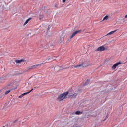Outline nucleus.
<instances>
[{"instance_id": "nucleus-1", "label": "nucleus", "mask_w": 127, "mask_h": 127, "mask_svg": "<svg viewBox=\"0 0 127 127\" xmlns=\"http://www.w3.org/2000/svg\"><path fill=\"white\" fill-rule=\"evenodd\" d=\"M68 95H69V92H65L63 93H62L58 95L56 99V101H58V102H61L63 101V100H65L67 99V96H68Z\"/></svg>"}, {"instance_id": "nucleus-2", "label": "nucleus", "mask_w": 127, "mask_h": 127, "mask_svg": "<svg viewBox=\"0 0 127 127\" xmlns=\"http://www.w3.org/2000/svg\"><path fill=\"white\" fill-rule=\"evenodd\" d=\"M68 67H64L61 68L58 65H56L54 67V71L55 72H58V71H60V70H65V69H67Z\"/></svg>"}, {"instance_id": "nucleus-3", "label": "nucleus", "mask_w": 127, "mask_h": 127, "mask_svg": "<svg viewBox=\"0 0 127 127\" xmlns=\"http://www.w3.org/2000/svg\"><path fill=\"white\" fill-rule=\"evenodd\" d=\"M105 50H107V49L105 48L104 46H101L98 47L96 50H95V51H105Z\"/></svg>"}, {"instance_id": "nucleus-4", "label": "nucleus", "mask_w": 127, "mask_h": 127, "mask_svg": "<svg viewBox=\"0 0 127 127\" xmlns=\"http://www.w3.org/2000/svg\"><path fill=\"white\" fill-rule=\"evenodd\" d=\"M121 64H122V62H121V61L116 63L112 66V69L115 70L116 68H117L119 65H121Z\"/></svg>"}, {"instance_id": "nucleus-5", "label": "nucleus", "mask_w": 127, "mask_h": 127, "mask_svg": "<svg viewBox=\"0 0 127 127\" xmlns=\"http://www.w3.org/2000/svg\"><path fill=\"white\" fill-rule=\"evenodd\" d=\"M113 87H112V85H107L106 89H105V92H104L105 93H108V92H110V91H112Z\"/></svg>"}, {"instance_id": "nucleus-6", "label": "nucleus", "mask_w": 127, "mask_h": 127, "mask_svg": "<svg viewBox=\"0 0 127 127\" xmlns=\"http://www.w3.org/2000/svg\"><path fill=\"white\" fill-rule=\"evenodd\" d=\"M39 66H41V64L32 66L31 68L28 69L27 70L25 71V72H28L30 70L34 69V68H36V67H38Z\"/></svg>"}, {"instance_id": "nucleus-7", "label": "nucleus", "mask_w": 127, "mask_h": 127, "mask_svg": "<svg viewBox=\"0 0 127 127\" xmlns=\"http://www.w3.org/2000/svg\"><path fill=\"white\" fill-rule=\"evenodd\" d=\"M76 96H78V92H75L73 94L69 95V98H70V99H75V98H76Z\"/></svg>"}, {"instance_id": "nucleus-8", "label": "nucleus", "mask_w": 127, "mask_h": 127, "mask_svg": "<svg viewBox=\"0 0 127 127\" xmlns=\"http://www.w3.org/2000/svg\"><path fill=\"white\" fill-rule=\"evenodd\" d=\"M83 68H86L89 66V64L87 62H83L81 63Z\"/></svg>"}, {"instance_id": "nucleus-9", "label": "nucleus", "mask_w": 127, "mask_h": 127, "mask_svg": "<svg viewBox=\"0 0 127 127\" xmlns=\"http://www.w3.org/2000/svg\"><path fill=\"white\" fill-rule=\"evenodd\" d=\"M90 80L87 79L85 82L83 84V87H86V86L89 85V83H90Z\"/></svg>"}, {"instance_id": "nucleus-10", "label": "nucleus", "mask_w": 127, "mask_h": 127, "mask_svg": "<svg viewBox=\"0 0 127 127\" xmlns=\"http://www.w3.org/2000/svg\"><path fill=\"white\" fill-rule=\"evenodd\" d=\"M25 60L23 59H22L21 60H15L16 63H21V62H24Z\"/></svg>"}, {"instance_id": "nucleus-11", "label": "nucleus", "mask_w": 127, "mask_h": 127, "mask_svg": "<svg viewBox=\"0 0 127 127\" xmlns=\"http://www.w3.org/2000/svg\"><path fill=\"white\" fill-rule=\"evenodd\" d=\"M117 30H115L114 31H112L108 33L106 35H105V36H108V35H111V34H114V33L116 32V31H117Z\"/></svg>"}, {"instance_id": "nucleus-12", "label": "nucleus", "mask_w": 127, "mask_h": 127, "mask_svg": "<svg viewBox=\"0 0 127 127\" xmlns=\"http://www.w3.org/2000/svg\"><path fill=\"white\" fill-rule=\"evenodd\" d=\"M97 116H98V112L95 111L94 112L93 114L90 115V117H97Z\"/></svg>"}, {"instance_id": "nucleus-13", "label": "nucleus", "mask_w": 127, "mask_h": 127, "mask_svg": "<svg viewBox=\"0 0 127 127\" xmlns=\"http://www.w3.org/2000/svg\"><path fill=\"white\" fill-rule=\"evenodd\" d=\"M32 91H33V88L31 90H30L29 92L24 93L22 94H23V96H25V95H27L28 94H29L30 93H31V92H32Z\"/></svg>"}, {"instance_id": "nucleus-14", "label": "nucleus", "mask_w": 127, "mask_h": 127, "mask_svg": "<svg viewBox=\"0 0 127 127\" xmlns=\"http://www.w3.org/2000/svg\"><path fill=\"white\" fill-rule=\"evenodd\" d=\"M44 18V15L40 14L39 16V19L40 20H41V19H43V18Z\"/></svg>"}, {"instance_id": "nucleus-15", "label": "nucleus", "mask_w": 127, "mask_h": 127, "mask_svg": "<svg viewBox=\"0 0 127 127\" xmlns=\"http://www.w3.org/2000/svg\"><path fill=\"white\" fill-rule=\"evenodd\" d=\"M83 114V112H81L80 111H77L75 112V115H81Z\"/></svg>"}, {"instance_id": "nucleus-16", "label": "nucleus", "mask_w": 127, "mask_h": 127, "mask_svg": "<svg viewBox=\"0 0 127 127\" xmlns=\"http://www.w3.org/2000/svg\"><path fill=\"white\" fill-rule=\"evenodd\" d=\"M16 89H17V85H16L15 87H14V86H12L11 87V91H13V90H16Z\"/></svg>"}, {"instance_id": "nucleus-17", "label": "nucleus", "mask_w": 127, "mask_h": 127, "mask_svg": "<svg viewBox=\"0 0 127 127\" xmlns=\"http://www.w3.org/2000/svg\"><path fill=\"white\" fill-rule=\"evenodd\" d=\"M108 18H109V16H108V15L105 16L103 18V19L102 20V21H104V20H108Z\"/></svg>"}, {"instance_id": "nucleus-18", "label": "nucleus", "mask_w": 127, "mask_h": 127, "mask_svg": "<svg viewBox=\"0 0 127 127\" xmlns=\"http://www.w3.org/2000/svg\"><path fill=\"white\" fill-rule=\"evenodd\" d=\"M78 67H83L82 64H80L74 66V68H78Z\"/></svg>"}, {"instance_id": "nucleus-19", "label": "nucleus", "mask_w": 127, "mask_h": 127, "mask_svg": "<svg viewBox=\"0 0 127 127\" xmlns=\"http://www.w3.org/2000/svg\"><path fill=\"white\" fill-rule=\"evenodd\" d=\"M68 92V94H73V89H69L68 91H66Z\"/></svg>"}, {"instance_id": "nucleus-20", "label": "nucleus", "mask_w": 127, "mask_h": 127, "mask_svg": "<svg viewBox=\"0 0 127 127\" xmlns=\"http://www.w3.org/2000/svg\"><path fill=\"white\" fill-rule=\"evenodd\" d=\"M82 30H79L75 31V33H76V34H78V33H81Z\"/></svg>"}, {"instance_id": "nucleus-21", "label": "nucleus", "mask_w": 127, "mask_h": 127, "mask_svg": "<svg viewBox=\"0 0 127 127\" xmlns=\"http://www.w3.org/2000/svg\"><path fill=\"white\" fill-rule=\"evenodd\" d=\"M81 91H82V89L79 88L78 89V90L77 91H75V92L77 93V92L78 94H79V92H81Z\"/></svg>"}, {"instance_id": "nucleus-22", "label": "nucleus", "mask_w": 127, "mask_h": 127, "mask_svg": "<svg viewBox=\"0 0 127 127\" xmlns=\"http://www.w3.org/2000/svg\"><path fill=\"white\" fill-rule=\"evenodd\" d=\"M11 92V90H9L5 92V95H7V94H9V92Z\"/></svg>"}, {"instance_id": "nucleus-23", "label": "nucleus", "mask_w": 127, "mask_h": 127, "mask_svg": "<svg viewBox=\"0 0 127 127\" xmlns=\"http://www.w3.org/2000/svg\"><path fill=\"white\" fill-rule=\"evenodd\" d=\"M74 36L73 34H72L71 36H70L69 39H68V41L70 40V39H72V38H73V37H74Z\"/></svg>"}, {"instance_id": "nucleus-24", "label": "nucleus", "mask_w": 127, "mask_h": 127, "mask_svg": "<svg viewBox=\"0 0 127 127\" xmlns=\"http://www.w3.org/2000/svg\"><path fill=\"white\" fill-rule=\"evenodd\" d=\"M51 26L50 25L48 26V28L47 29V32H48V31H49V30H50Z\"/></svg>"}, {"instance_id": "nucleus-25", "label": "nucleus", "mask_w": 127, "mask_h": 127, "mask_svg": "<svg viewBox=\"0 0 127 127\" xmlns=\"http://www.w3.org/2000/svg\"><path fill=\"white\" fill-rule=\"evenodd\" d=\"M53 59V57H48V58L46 60H50Z\"/></svg>"}, {"instance_id": "nucleus-26", "label": "nucleus", "mask_w": 127, "mask_h": 127, "mask_svg": "<svg viewBox=\"0 0 127 127\" xmlns=\"http://www.w3.org/2000/svg\"><path fill=\"white\" fill-rule=\"evenodd\" d=\"M28 22H29V21L28 20H26L24 24V25H26V24H27V23H28Z\"/></svg>"}, {"instance_id": "nucleus-27", "label": "nucleus", "mask_w": 127, "mask_h": 127, "mask_svg": "<svg viewBox=\"0 0 127 127\" xmlns=\"http://www.w3.org/2000/svg\"><path fill=\"white\" fill-rule=\"evenodd\" d=\"M12 82H10L9 84L6 85V87H10V86H12Z\"/></svg>"}, {"instance_id": "nucleus-28", "label": "nucleus", "mask_w": 127, "mask_h": 127, "mask_svg": "<svg viewBox=\"0 0 127 127\" xmlns=\"http://www.w3.org/2000/svg\"><path fill=\"white\" fill-rule=\"evenodd\" d=\"M17 122H18V119H17L16 120L13 121V124H15V123H16Z\"/></svg>"}, {"instance_id": "nucleus-29", "label": "nucleus", "mask_w": 127, "mask_h": 127, "mask_svg": "<svg viewBox=\"0 0 127 127\" xmlns=\"http://www.w3.org/2000/svg\"><path fill=\"white\" fill-rule=\"evenodd\" d=\"M31 19H32V17L29 18L28 19H27V20H28L29 21H30V20H31Z\"/></svg>"}, {"instance_id": "nucleus-30", "label": "nucleus", "mask_w": 127, "mask_h": 127, "mask_svg": "<svg viewBox=\"0 0 127 127\" xmlns=\"http://www.w3.org/2000/svg\"><path fill=\"white\" fill-rule=\"evenodd\" d=\"M72 34L75 36V35H76L77 34H76V32H74L72 33Z\"/></svg>"}, {"instance_id": "nucleus-31", "label": "nucleus", "mask_w": 127, "mask_h": 127, "mask_svg": "<svg viewBox=\"0 0 127 127\" xmlns=\"http://www.w3.org/2000/svg\"><path fill=\"white\" fill-rule=\"evenodd\" d=\"M23 96H24L23 94H22L19 96V98H22V97H23Z\"/></svg>"}, {"instance_id": "nucleus-32", "label": "nucleus", "mask_w": 127, "mask_h": 127, "mask_svg": "<svg viewBox=\"0 0 127 127\" xmlns=\"http://www.w3.org/2000/svg\"><path fill=\"white\" fill-rule=\"evenodd\" d=\"M73 127H80L77 126V125L75 124L73 125Z\"/></svg>"}, {"instance_id": "nucleus-33", "label": "nucleus", "mask_w": 127, "mask_h": 127, "mask_svg": "<svg viewBox=\"0 0 127 127\" xmlns=\"http://www.w3.org/2000/svg\"><path fill=\"white\" fill-rule=\"evenodd\" d=\"M55 7H57V8H58V4H55Z\"/></svg>"}, {"instance_id": "nucleus-34", "label": "nucleus", "mask_w": 127, "mask_h": 127, "mask_svg": "<svg viewBox=\"0 0 127 127\" xmlns=\"http://www.w3.org/2000/svg\"><path fill=\"white\" fill-rule=\"evenodd\" d=\"M62 1L64 3H65V2H66V0H63Z\"/></svg>"}, {"instance_id": "nucleus-35", "label": "nucleus", "mask_w": 127, "mask_h": 127, "mask_svg": "<svg viewBox=\"0 0 127 127\" xmlns=\"http://www.w3.org/2000/svg\"><path fill=\"white\" fill-rule=\"evenodd\" d=\"M123 106H124V104H122V105L120 106V108H121V107H123Z\"/></svg>"}, {"instance_id": "nucleus-36", "label": "nucleus", "mask_w": 127, "mask_h": 127, "mask_svg": "<svg viewBox=\"0 0 127 127\" xmlns=\"http://www.w3.org/2000/svg\"><path fill=\"white\" fill-rule=\"evenodd\" d=\"M2 127H5V126H3Z\"/></svg>"}, {"instance_id": "nucleus-37", "label": "nucleus", "mask_w": 127, "mask_h": 127, "mask_svg": "<svg viewBox=\"0 0 127 127\" xmlns=\"http://www.w3.org/2000/svg\"><path fill=\"white\" fill-rule=\"evenodd\" d=\"M101 92H104V91H102Z\"/></svg>"}, {"instance_id": "nucleus-38", "label": "nucleus", "mask_w": 127, "mask_h": 127, "mask_svg": "<svg viewBox=\"0 0 127 127\" xmlns=\"http://www.w3.org/2000/svg\"><path fill=\"white\" fill-rule=\"evenodd\" d=\"M0 91H1V90H0Z\"/></svg>"}]
</instances>
